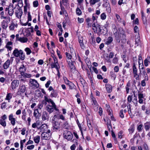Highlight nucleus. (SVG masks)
Wrapping results in <instances>:
<instances>
[{
  "instance_id": "nucleus-1",
  "label": "nucleus",
  "mask_w": 150,
  "mask_h": 150,
  "mask_svg": "<svg viewBox=\"0 0 150 150\" xmlns=\"http://www.w3.org/2000/svg\"><path fill=\"white\" fill-rule=\"evenodd\" d=\"M114 34L115 35V39L117 42L119 43L120 42V39L122 36L124 39L122 40V42H125L126 41V36L125 33L123 29H122L121 33H117V30L116 28H114Z\"/></svg>"
},
{
  "instance_id": "nucleus-2",
  "label": "nucleus",
  "mask_w": 150,
  "mask_h": 150,
  "mask_svg": "<svg viewBox=\"0 0 150 150\" xmlns=\"http://www.w3.org/2000/svg\"><path fill=\"white\" fill-rule=\"evenodd\" d=\"M27 90V88L24 85H20L18 89V91L17 93L18 95L21 96L22 94L25 93V95H27V92H26Z\"/></svg>"
},
{
  "instance_id": "nucleus-3",
  "label": "nucleus",
  "mask_w": 150,
  "mask_h": 150,
  "mask_svg": "<svg viewBox=\"0 0 150 150\" xmlns=\"http://www.w3.org/2000/svg\"><path fill=\"white\" fill-rule=\"evenodd\" d=\"M63 134L64 138L69 141L71 140L73 137L72 134L67 130H64Z\"/></svg>"
},
{
  "instance_id": "nucleus-4",
  "label": "nucleus",
  "mask_w": 150,
  "mask_h": 150,
  "mask_svg": "<svg viewBox=\"0 0 150 150\" xmlns=\"http://www.w3.org/2000/svg\"><path fill=\"white\" fill-rule=\"evenodd\" d=\"M52 128L53 130L55 131L60 129L59 123L58 122L56 121L54 119L52 120Z\"/></svg>"
},
{
  "instance_id": "nucleus-5",
  "label": "nucleus",
  "mask_w": 150,
  "mask_h": 150,
  "mask_svg": "<svg viewBox=\"0 0 150 150\" xmlns=\"http://www.w3.org/2000/svg\"><path fill=\"white\" fill-rule=\"evenodd\" d=\"M23 13V11L21 7L17 8L15 11V15L16 17L19 19L21 18Z\"/></svg>"
},
{
  "instance_id": "nucleus-6",
  "label": "nucleus",
  "mask_w": 150,
  "mask_h": 150,
  "mask_svg": "<svg viewBox=\"0 0 150 150\" xmlns=\"http://www.w3.org/2000/svg\"><path fill=\"white\" fill-rule=\"evenodd\" d=\"M19 81L18 80H14L11 83V88L12 90H14L19 85Z\"/></svg>"
},
{
  "instance_id": "nucleus-7",
  "label": "nucleus",
  "mask_w": 150,
  "mask_h": 150,
  "mask_svg": "<svg viewBox=\"0 0 150 150\" xmlns=\"http://www.w3.org/2000/svg\"><path fill=\"white\" fill-rule=\"evenodd\" d=\"M133 72L134 77H136L135 79L136 80H139V75L138 74L137 72V69L135 64L133 65Z\"/></svg>"
},
{
  "instance_id": "nucleus-8",
  "label": "nucleus",
  "mask_w": 150,
  "mask_h": 150,
  "mask_svg": "<svg viewBox=\"0 0 150 150\" xmlns=\"http://www.w3.org/2000/svg\"><path fill=\"white\" fill-rule=\"evenodd\" d=\"M45 101L46 102H47L48 103H51L52 104V105L53 106L54 109L56 111H58L59 110L57 108L55 104V103L51 99H49L48 98L46 97H45Z\"/></svg>"
},
{
  "instance_id": "nucleus-9",
  "label": "nucleus",
  "mask_w": 150,
  "mask_h": 150,
  "mask_svg": "<svg viewBox=\"0 0 150 150\" xmlns=\"http://www.w3.org/2000/svg\"><path fill=\"white\" fill-rule=\"evenodd\" d=\"M41 138L43 140H49L50 138V134L46 132H43L41 134Z\"/></svg>"
},
{
  "instance_id": "nucleus-10",
  "label": "nucleus",
  "mask_w": 150,
  "mask_h": 150,
  "mask_svg": "<svg viewBox=\"0 0 150 150\" xmlns=\"http://www.w3.org/2000/svg\"><path fill=\"white\" fill-rule=\"evenodd\" d=\"M67 61L68 62L69 66L71 70V71H74L76 69L74 65V64L75 63V62L72 61L71 60V61Z\"/></svg>"
},
{
  "instance_id": "nucleus-11",
  "label": "nucleus",
  "mask_w": 150,
  "mask_h": 150,
  "mask_svg": "<svg viewBox=\"0 0 150 150\" xmlns=\"http://www.w3.org/2000/svg\"><path fill=\"white\" fill-rule=\"evenodd\" d=\"M8 119L11 125L13 126L15 125L16 123V119L13 117V114L11 113L8 116Z\"/></svg>"
},
{
  "instance_id": "nucleus-12",
  "label": "nucleus",
  "mask_w": 150,
  "mask_h": 150,
  "mask_svg": "<svg viewBox=\"0 0 150 150\" xmlns=\"http://www.w3.org/2000/svg\"><path fill=\"white\" fill-rule=\"evenodd\" d=\"M49 118V115L46 111H43L42 115V119L43 121L48 120Z\"/></svg>"
},
{
  "instance_id": "nucleus-13",
  "label": "nucleus",
  "mask_w": 150,
  "mask_h": 150,
  "mask_svg": "<svg viewBox=\"0 0 150 150\" xmlns=\"http://www.w3.org/2000/svg\"><path fill=\"white\" fill-rule=\"evenodd\" d=\"M30 83L32 85V86H33L35 88H38L39 86V84L37 81L34 79H30Z\"/></svg>"
},
{
  "instance_id": "nucleus-14",
  "label": "nucleus",
  "mask_w": 150,
  "mask_h": 150,
  "mask_svg": "<svg viewBox=\"0 0 150 150\" xmlns=\"http://www.w3.org/2000/svg\"><path fill=\"white\" fill-rule=\"evenodd\" d=\"M46 109L49 113L50 114L53 111L54 108L52 105L51 106L48 105L47 106Z\"/></svg>"
},
{
  "instance_id": "nucleus-15",
  "label": "nucleus",
  "mask_w": 150,
  "mask_h": 150,
  "mask_svg": "<svg viewBox=\"0 0 150 150\" xmlns=\"http://www.w3.org/2000/svg\"><path fill=\"white\" fill-rule=\"evenodd\" d=\"M33 115L37 119H39L41 116L40 113L38 109H36L34 110Z\"/></svg>"
},
{
  "instance_id": "nucleus-16",
  "label": "nucleus",
  "mask_w": 150,
  "mask_h": 150,
  "mask_svg": "<svg viewBox=\"0 0 150 150\" xmlns=\"http://www.w3.org/2000/svg\"><path fill=\"white\" fill-rule=\"evenodd\" d=\"M101 29L100 30L99 32H98V34L105 35L106 33L107 29L105 26H103Z\"/></svg>"
},
{
  "instance_id": "nucleus-17",
  "label": "nucleus",
  "mask_w": 150,
  "mask_h": 150,
  "mask_svg": "<svg viewBox=\"0 0 150 150\" xmlns=\"http://www.w3.org/2000/svg\"><path fill=\"white\" fill-rule=\"evenodd\" d=\"M26 70V68H25L24 64L21 65L19 68V71L21 72V75H22L23 73H24Z\"/></svg>"
},
{
  "instance_id": "nucleus-18",
  "label": "nucleus",
  "mask_w": 150,
  "mask_h": 150,
  "mask_svg": "<svg viewBox=\"0 0 150 150\" xmlns=\"http://www.w3.org/2000/svg\"><path fill=\"white\" fill-rule=\"evenodd\" d=\"M60 6L61 11H60L59 13L61 15H63L64 13H65V12H66V10L64 7L62 6L61 1L60 2Z\"/></svg>"
},
{
  "instance_id": "nucleus-19",
  "label": "nucleus",
  "mask_w": 150,
  "mask_h": 150,
  "mask_svg": "<svg viewBox=\"0 0 150 150\" xmlns=\"http://www.w3.org/2000/svg\"><path fill=\"white\" fill-rule=\"evenodd\" d=\"M10 61L9 59L7 60L3 65V67L4 69H7L9 67L10 64Z\"/></svg>"
},
{
  "instance_id": "nucleus-20",
  "label": "nucleus",
  "mask_w": 150,
  "mask_h": 150,
  "mask_svg": "<svg viewBox=\"0 0 150 150\" xmlns=\"http://www.w3.org/2000/svg\"><path fill=\"white\" fill-rule=\"evenodd\" d=\"M53 118L55 119V118L58 119H61L62 120H64L65 118L62 115H55L54 116Z\"/></svg>"
},
{
  "instance_id": "nucleus-21",
  "label": "nucleus",
  "mask_w": 150,
  "mask_h": 150,
  "mask_svg": "<svg viewBox=\"0 0 150 150\" xmlns=\"http://www.w3.org/2000/svg\"><path fill=\"white\" fill-rule=\"evenodd\" d=\"M20 50H18L17 49H15L13 51V54L16 57H19L20 55Z\"/></svg>"
},
{
  "instance_id": "nucleus-22",
  "label": "nucleus",
  "mask_w": 150,
  "mask_h": 150,
  "mask_svg": "<svg viewBox=\"0 0 150 150\" xmlns=\"http://www.w3.org/2000/svg\"><path fill=\"white\" fill-rule=\"evenodd\" d=\"M38 128V127H37ZM47 129V125L45 124H42L41 126L38 127V129L41 130L42 131H45L46 129Z\"/></svg>"
},
{
  "instance_id": "nucleus-23",
  "label": "nucleus",
  "mask_w": 150,
  "mask_h": 150,
  "mask_svg": "<svg viewBox=\"0 0 150 150\" xmlns=\"http://www.w3.org/2000/svg\"><path fill=\"white\" fill-rule=\"evenodd\" d=\"M51 66L52 68H55L56 70L59 69L60 68L59 64H57L56 63H54L53 62L51 63Z\"/></svg>"
},
{
  "instance_id": "nucleus-24",
  "label": "nucleus",
  "mask_w": 150,
  "mask_h": 150,
  "mask_svg": "<svg viewBox=\"0 0 150 150\" xmlns=\"http://www.w3.org/2000/svg\"><path fill=\"white\" fill-rule=\"evenodd\" d=\"M134 124H132L128 129L129 134H132L134 132Z\"/></svg>"
},
{
  "instance_id": "nucleus-25",
  "label": "nucleus",
  "mask_w": 150,
  "mask_h": 150,
  "mask_svg": "<svg viewBox=\"0 0 150 150\" xmlns=\"http://www.w3.org/2000/svg\"><path fill=\"white\" fill-rule=\"evenodd\" d=\"M20 56H19L20 59L22 60H24L25 58V56L22 50H20Z\"/></svg>"
},
{
  "instance_id": "nucleus-26",
  "label": "nucleus",
  "mask_w": 150,
  "mask_h": 150,
  "mask_svg": "<svg viewBox=\"0 0 150 150\" xmlns=\"http://www.w3.org/2000/svg\"><path fill=\"white\" fill-rule=\"evenodd\" d=\"M47 103L45 100H42L40 103L38 105V108L39 109H41L43 107L44 104L46 105Z\"/></svg>"
},
{
  "instance_id": "nucleus-27",
  "label": "nucleus",
  "mask_w": 150,
  "mask_h": 150,
  "mask_svg": "<svg viewBox=\"0 0 150 150\" xmlns=\"http://www.w3.org/2000/svg\"><path fill=\"white\" fill-rule=\"evenodd\" d=\"M100 0H90L89 2L90 5L92 6L96 3L100 1Z\"/></svg>"
},
{
  "instance_id": "nucleus-28",
  "label": "nucleus",
  "mask_w": 150,
  "mask_h": 150,
  "mask_svg": "<svg viewBox=\"0 0 150 150\" xmlns=\"http://www.w3.org/2000/svg\"><path fill=\"white\" fill-rule=\"evenodd\" d=\"M106 88L107 91L108 93H110L112 91V86L110 84H108L106 85Z\"/></svg>"
},
{
  "instance_id": "nucleus-29",
  "label": "nucleus",
  "mask_w": 150,
  "mask_h": 150,
  "mask_svg": "<svg viewBox=\"0 0 150 150\" xmlns=\"http://www.w3.org/2000/svg\"><path fill=\"white\" fill-rule=\"evenodd\" d=\"M63 127L64 129H66L67 130L69 129V126L68 122L67 121H66L64 123V124L63 125Z\"/></svg>"
},
{
  "instance_id": "nucleus-30",
  "label": "nucleus",
  "mask_w": 150,
  "mask_h": 150,
  "mask_svg": "<svg viewBox=\"0 0 150 150\" xmlns=\"http://www.w3.org/2000/svg\"><path fill=\"white\" fill-rule=\"evenodd\" d=\"M144 128L146 131L149 130L150 128V122H147L144 124Z\"/></svg>"
},
{
  "instance_id": "nucleus-31",
  "label": "nucleus",
  "mask_w": 150,
  "mask_h": 150,
  "mask_svg": "<svg viewBox=\"0 0 150 150\" xmlns=\"http://www.w3.org/2000/svg\"><path fill=\"white\" fill-rule=\"evenodd\" d=\"M40 136L38 135L34 138V141L35 142L38 144L40 141Z\"/></svg>"
},
{
  "instance_id": "nucleus-32",
  "label": "nucleus",
  "mask_w": 150,
  "mask_h": 150,
  "mask_svg": "<svg viewBox=\"0 0 150 150\" xmlns=\"http://www.w3.org/2000/svg\"><path fill=\"white\" fill-rule=\"evenodd\" d=\"M22 115L21 116V118L22 120L26 121V113L25 109H24L22 112Z\"/></svg>"
},
{
  "instance_id": "nucleus-33",
  "label": "nucleus",
  "mask_w": 150,
  "mask_h": 150,
  "mask_svg": "<svg viewBox=\"0 0 150 150\" xmlns=\"http://www.w3.org/2000/svg\"><path fill=\"white\" fill-rule=\"evenodd\" d=\"M113 38L111 37H109L108 38L105 44L107 45L110 44L112 41Z\"/></svg>"
},
{
  "instance_id": "nucleus-34",
  "label": "nucleus",
  "mask_w": 150,
  "mask_h": 150,
  "mask_svg": "<svg viewBox=\"0 0 150 150\" xmlns=\"http://www.w3.org/2000/svg\"><path fill=\"white\" fill-rule=\"evenodd\" d=\"M18 41L23 43L26 42L28 41V39L27 38L24 37L20 38L18 40Z\"/></svg>"
},
{
  "instance_id": "nucleus-35",
  "label": "nucleus",
  "mask_w": 150,
  "mask_h": 150,
  "mask_svg": "<svg viewBox=\"0 0 150 150\" xmlns=\"http://www.w3.org/2000/svg\"><path fill=\"white\" fill-rule=\"evenodd\" d=\"M57 92L56 91H54V90H53V91H52V92L50 94V97H54L56 98L57 97Z\"/></svg>"
},
{
  "instance_id": "nucleus-36",
  "label": "nucleus",
  "mask_w": 150,
  "mask_h": 150,
  "mask_svg": "<svg viewBox=\"0 0 150 150\" xmlns=\"http://www.w3.org/2000/svg\"><path fill=\"white\" fill-rule=\"evenodd\" d=\"M142 19L144 22H146V18L144 15V13L143 11H141Z\"/></svg>"
},
{
  "instance_id": "nucleus-37",
  "label": "nucleus",
  "mask_w": 150,
  "mask_h": 150,
  "mask_svg": "<svg viewBox=\"0 0 150 150\" xmlns=\"http://www.w3.org/2000/svg\"><path fill=\"white\" fill-rule=\"evenodd\" d=\"M12 98V95L11 93H8L7 94L6 97L5 99L8 100V102H9L10 100Z\"/></svg>"
},
{
  "instance_id": "nucleus-38",
  "label": "nucleus",
  "mask_w": 150,
  "mask_h": 150,
  "mask_svg": "<svg viewBox=\"0 0 150 150\" xmlns=\"http://www.w3.org/2000/svg\"><path fill=\"white\" fill-rule=\"evenodd\" d=\"M69 88L70 89H73L75 88L76 87L75 85L72 82L70 83L69 84H68V85Z\"/></svg>"
},
{
  "instance_id": "nucleus-39",
  "label": "nucleus",
  "mask_w": 150,
  "mask_h": 150,
  "mask_svg": "<svg viewBox=\"0 0 150 150\" xmlns=\"http://www.w3.org/2000/svg\"><path fill=\"white\" fill-rule=\"evenodd\" d=\"M14 8H10L9 9L8 11V14L10 16H12L14 12L13 11Z\"/></svg>"
},
{
  "instance_id": "nucleus-40",
  "label": "nucleus",
  "mask_w": 150,
  "mask_h": 150,
  "mask_svg": "<svg viewBox=\"0 0 150 150\" xmlns=\"http://www.w3.org/2000/svg\"><path fill=\"white\" fill-rule=\"evenodd\" d=\"M65 54L68 60L71 61V59L72 58V56L71 54L69 53H68L67 52H65Z\"/></svg>"
},
{
  "instance_id": "nucleus-41",
  "label": "nucleus",
  "mask_w": 150,
  "mask_h": 150,
  "mask_svg": "<svg viewBox=\"0 0 150 150\" xmlns=\"http://www.w3.org/2000/svg\"><path fill=\"white\" fill-rule=\"evenodd\" d=\"M0 124L4 127H6V121L2 119L0 120Z\"/></svg>"
},
{
  "instance_id": "nucleus-42",
  "label": "nucleus",
  "mask_w": 150,
  "mask_h": 150,
  "mask_svg": "<svg viewBox=\"0 0 150 150\" xmlns=\"http://www.w3.org/2000/svg\"><path fill=\"white\" fill-rule=\"evenodd\" d=\"M96 31L97 30L98 31V32H99L100 30L101 29V28H103L102 27V25H100L98 24H96Z\"/></svg>"
},
{
  "instance_id": "nucleus-43",
  "label": "nucleus",
  "mask_w": 150,
  "mask_h": 150,
  "mask_svg": "<svg viewBox=\"0 0 150 150\" xmlns=\"http://www.w3.org/2000/svg\"><path fill=\"white\" fill-rule=\"evenodd\" d=\"M133 93H134V98L132 102L135 105H136L137 104V97L135 96V93L134 91L133 92Z\"/></svg>"
},
{
  "instance_id": "nucleus-44",
  "label": "nucleus",
  "mask_w": 150,
  "mask_h": 150,
  "mask_svg": "<svg viewBox=\"0 0 150 150\" xmlns=\"http://www.w3.org/2000/svg\"><path fill=\"white\" fill-rule=\"evenodd\" d=\"M25 51L26 52L27 55H29L31 52V50L28 47H26L25 49Z\"/></svg>"
},
{
  "instance_id": "nucleus-45",
  "label": "nucleus",
  "mask_w": 150,
  "mask_h": 150,
  "mask_svg": "<svg viewBox=\"0 0 150 150\" xmlns=\"http://www.w3.org/2000/svg\"><path fill=\"white\" fill-rule=\"evenodd\" d=\"M26 139H24L23 140H21L20 141V148L21 149H23V144L25 142Z\"/></svg>"
},
{
  "instance_id": "nucleus-46",
  "label": "nucleus",
  "mask_w": 150,
  "mask_h": 150,
  "mask_svg": "<svg viewBox=\"0 0 150 150\" xmlns=\"http://www.w3.org/2000/svg\"><path fill=\"white\" fill-rule=\"evenodd\" d=\"M127 107L128 108V112L130 116H131L132 114L131 111V105L130 104H129V105L127 106Z\"/></svg>"
},
{
  "instance_id": "nucleus-47",
  "label": "nucleus",
  "mask_w": 150,
  "mask_h": 150,
  "mask_svg": "<svg viewBox=\"0 0 150 150\" xmlns=\"http://www.w3.org/2000/svg\"><path fill=\"white\" fill-rule=\"evenodd\" d=\"M2 26L3 29H6L8 27V25L5 22H2Z\"/></svg>"
},
{
  "instance_id": "nucleus-48",
  "label": "nucleus",
  "mask_w": 150,
  "mask_h": 150,
  "mask_svg": "<svg viewBox=\"0 0 150 150\" xmlns=\"http://www.w3.org/2000/svg\"><path fill=\"white\" fill-rule=\"evenodd\" d=\"M106 17V16L105 13H103L100 15V18L102 20H105Z\"/></svg>"
},
{
  "instance_id": "nucleus-49",
  "label": "nucleus",
  "mask_w": 150,
  "mask_h": 150,
  "mask_svg": "<svg viewBox=\"0 0 150 150\" xmlns=\"http://www.w3.org/2000/svg\"><path fill=\"white\" fill-rule=\"evenodd\" d=\"M76 14L79 16L81 14V11L80 8L78 7L76 8Z\"/></svg>"
},
{
  "instance_id": "nucleus-50",
  "label": "nucleus",
  "mask_w": 150,
  "mask_h": 150,
  "mask_svg": "<svg viewBox=\"0 0 150 150\" xmlns=\"http://www.w3.org/2000/svg\"><path fill=\"white\" fill-rule=\"evenodd\" d=\"M139 58H138V63H139V67L140 68V65L141 64V63H140V61L141 60H142V61H143L142 60V57L141 54H139Z\"/></svg>"
},
{
  "instance_id": "nucleus-51",
  "label": "nucleus",
  "mask_w": 150,
  "mask_h": 150,
  "mask_svg": "<svg viewBox=\"0 0 150 150\" xmlns=\"http://www.w3.org/2000/svg\"><path fill=\"white\" fill-rule=\"evenodd\" d=\"M15 25L14 23H12L11 25L9 26V28L10 30H13L14 29Z\"/></svg>"
},
{
  "instance_id": "nucleus-52",
  "label": "nucleus",
  "mask_w": 150,
  "mask_h": 150,
  "mask_svg": "<svg viewBox=\"0 0 150 150\" xmlns=\"http://www.w3.org/2000/svg\"><path fill=\"white\" fill-rule=\"evenodd\" d=\"M33 6L35 7H36L38 6L39 4L38 1L37 0L34 1L33 2Z\"/></svg>"
},
{
  "instance_id": "nucleus-53",
  "label": "nucleus",
  "mask_w": 150,
  "mask_h": 150,
  "mask_svg": "<svg viewBox=\"0 0 150 150\" xmlns=\"http://www.w3.org/2000/svg\"><path fill=\"white\" fill-rule=\"evenodd\" d=\"M28 21L29 22V21H31L32 20V18L31 15L30 14V12H28Z\"/></svg>"
},
{
  "instance_id": "nucleus-54",
  "label": "nucleus",
  "mask_w": 150,
  "mask_h": 150,
  "mask_svg": "<svg viewBox=\"0 0 150 150\" xmlns=\"http://www.w3.org/2000/svg\"><path fill=\"white\" fill-rule=\"evenodd\" d=\"M22 75H23L25 77L28 78H30L31 76V75L30 74H27L26 73H23L22 74Z\"/></svg>"
},
{
  "instance_id": "nucleus-55",
  "label": "nucleus",
  "mask_w": 150,
  "mask_h": 150,
  "mask_svg": "<svg viewBox=\"0 0 150 150\" xmlns=\"http://www.w3.org/2000/svg\"><path fill=\"white\" fill-rule=\"evenodd\" d=\"M111 135L115 141L117 140V138L116 137L115 135L112 130H111Z\"/></svg>"
},
{
  "instance_id": "nucleus-56",
  "label": "nucleus",
  "mask_w": 150,
  "mask_h": 150,
  "mask_svg": "<svg viewBox=\"0 0 150 150\" xmlns=\"http://www.w3.org/2000/svg\"><path fill=\"white\" fill-rule=\"evenodd\" d=\"M119 116L122 118H123L124 117V115L123 113V110H120L119 113Z\"/></svg>"
},
{
  "instance_id": "nucleus-57",
  "label": "nucleus",
  "mask_w": 150,
  "mask_h": 150,
  "mask_svg": "<svg viewBox=\"0 0 150 150\" xmlns=\"http://www.w3.org/2000/svg\"><path fill=\"white\" fill-rule=\"evenodd\" d=\"M18 5L19 7H22L23 6V3L22 0H19L18 1Z\"/></svg>"
},
{
  "instance_id": "nucleus-58",
  "label": "nucleus",
  "mask_w": 150,
  "mask_h": 150,
  "mask_svg": "<svg viewBox=\"0 0 150 150\" xmlns=\"http://www.w3.org/2000/svg\"><path fill=\"white\" fill-rule=\"evenodd\" d=\"M111 76L114 79H115L116 78V75L112 71L110 72Z\"/></svg>"
},
{
  "instance_id": "nucleus-59",
  "label": "nucleus",
  "mask_w": 150,
  "mask_h": 150,
  "mask_svg": "<svg viewBox=\"0 0 150 150\" xmlns=\"http://www.w3.org/2000/svg\"><path fill=\"white\" fill-rule=\"evenodd\" d=\"M93 108L95 111H97L98 108V103L96 104L93 105Z\"/></svg>"
},
{
  "instance_id": "nucleus-60",
  "label": "nucleus",
  "mask_w": 150,
  "mask_h": 150,
  "mask_svg": "<svg viewBox=\"0 0 150 150\" xmlns=\"http://www.w3.org/2000/svg\"><path fill=\"white\" fill-rule=\"evenodd\" d=\"M57 54L59 57V59H61L62 58V55L60 54V52L59 50H57Z\"/></svg>"
},
{
  "instance_id": "nucleus-61",
  "label": "nucleus",
  "mask_w": 150,
  "mask_h": 150,
  "mask_svg": "<svg viewBox=\"0 0 150 150\" xmlns=\"http://www.w3.org/2000/svg\"><path fill=\"white\" fill-rule=\"evenodd\" d=\"M118 58L117 57H115L112 60V62L114 64L117 63L118 62Z\"/></svg>"
},
{
  "instance_id": "nucleus-62",
  "label": "nucleus",
  "mask_w": 150,
  "mask_h": 150,
  "mask_svg": "<svg viewBox=\"0 0 150 150\" xmlns=\"http://www.w3.org/2000/svg\"><path fill=\"white\" fill-rule=\"evenodd\" d=\"M123 134V132L120 131L118 133V137L120 139H121L122 137V134Z\"/></svg>"
},
{
  "instance_id": "nucleus-63",
  "label": "nucleus",
  "mask_w": 150,
  "mask_h": 150,
  "mask_svg": "<svg viewBox=\"0 0 150 150\" xmlns=\"http://www.w3.org/2000/svg\"><path fill=\"white\" fill-rule=\"evenodd\" d=\"M114 55V53L113 52H110L109 53L108 57L109 59L112 58L113 57Z\"/></svg>"
},
{
  "instance_id": "nucleus-64",
  "label": "nucleus",
  "mask_w": 150,
  "mask_h": 150,
  "mask_svg": "<svg viewBox=\"0 0 150 150\" xmlns=\"http://www.w3.org/2000/svg\"><path fill=\"white\" fill-rule=\"evenodd\" d=\"M34 147V145H31L28 146L27 147V149H28L31 150L33 149Z\"/></svg>"
}]
</instances>
